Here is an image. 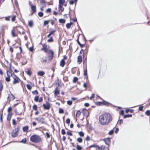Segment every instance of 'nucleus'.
<instances>
[{"label":"nucleus","mask_w":150,"mask_h":150,"mask_svg":"<svg viewBox=\"0 0 150 150\" xmlns=\"http://www.w3.org/2000/svg\"><path fill=\"white\" fill-rule=\"evenodd\" d=\"M112 120L111 115L108 113H105L100 115L99 117V122L103 125L108 124Z\"/></svg>","instance_id":"1"},{"label":"nucleus","mask_w":150,"mask_h":150,"mask_svg":"<svg viewBox=\"0 0 150 150\" xmlns=\"http://www.w3.org/2000/svg\"><path fill=\"white\" fill-rule=\"evenodd\" d=\"M30 140L33 142L38 143L41 141V138L39 136L36 135L32 136L30 138Z\"/></svg>","instance_id":"2"},{"label":"nucleus","mask_w":150,"mask_h":150,"mask_svg":"<svg viewBox=\"0 0 150 150\" xmlns=\"http://www.w3.org/2000/svg\"><path fill=\"white\" fill-rule=\"evenodd\" d=\"M20 130V127H18L12 131L11 134V136L13 137H15L17 136L18 135V132Z\"/></svg>","instance_id":"3"},{"label":"nucleus","mask_w":150,"mask_h":150,"mask_svg":"<svg viewBox=\"0 0 150 150\" xmlns=\"http://www.w3.org/2000/svg\"><path fill=\"white\" fill-rule=\"evenodd\" d=\"M12 77L14 79V81L13 82V84H15L17 83H19L20 81H21L20 79L15 74L13 75Z\"/></svg>","instance_id":"4"},{"label":"nucleus","mask_w":150,"mask_h":150,"mask_svg":"<svg viewBox=\"0 0 150 150\" xmlns=\"http://www.w3.org/2000/svg\"><path fill=\"white\" fill-rule=\"evenodd\" d=\"M48 57L49 60H52L54 57V52L53 51L51 50H48Z\"/></svg>","instance_id":"5"},{"label":"nucleus","mask_w":150,"mask_h":150,"mask_svg":"<svg viewBox=\"0 0 150 150\" xmlns=\"http://www.w3.org/2000/svg\"><path fill=\"white\" fill-rule=\"evenodd\" d=\"M43 107L44 109L49 110L50 107V104L48 102L46 101V104H43Z\"/></svg>","instance_id":"6"},{"label":"nucleus","mask_w":150,"mask_h":150,"mask_svg":"<svg viewBox=\"0 0 150 150\" xmlns=\"http://www.w3.org/2000/svg\"><path fill=\"white\" fill-rule=\"evenodd\" d=\"M31 2H29V5L31 6V9L33 11V12L32 13V14H33L35 13L36 11V7L35 6H33L32 5L30 4Z\"/></svg>","instance_id":"7"},{"label":"nucleus","mask_w":150,"mask_h":150,"mask_svg":"<svg viewBox=\"0 0 150 150\" xmlns=\"http://www.w3.org/2000/svg\"><path fill=\"white\" fill-rule=\"evenodd\" d=\"M35 119L38 121L39 123H44V118L43 117H39L38 118H35Z\"/></svg>","instance_id":"8"},{"label":"nucleus","mask_w":150,"mask_h":150,"mask_svg":"<svg viewBox=\"0 0 150 150\" xmlns=\"http://www.w3.org/2000/svg\"><path fill=\"white\" fill-rule=\"evenodd\" d=\"M104 141L105 142V143L108 146V147L109 146L110 144V138H108L106 139H103Z\"/></svg>","instance_id":"9"},{"label":"nucleus","mask_w":150,"mask_h":150,"mask_svg":"<svg viewBox=\"0 0 150 150\" xmlns=\"http://www.w3.org/2000/svg\"><path fill=\"white\" fill-rule=\"evenodd\" d=\"M47 46L45 44L42 45V50H43L45 53H47L48 51L47 50Z\"/></svg>","instance_id":"10"},{"label":"nucleus","mask_w":150,"mask_h":150,"mask_svg":"<svg viewBox=\"0 0 150 150\" xmlns=\"http://www.w3.org/2000/svg\"><path fill=\"white\" fill-rule=\"evenodd\" d=\"M99 150H109V148L105 146L104 145H102L101 147H99Z\"/></svg>","instance_id":"11"},{"label":"nucleus","mask_w":150,"mask_h":150,"mask_svg":"<svg viewBox=\"0 0 150 150\" xmlns=\"http://www.w3.org/2000/svg\"><path fill=\"white\" fill-rule=\"evenodd\" d=\"M59 91L58 87H56L54 91V94L55 96H56L59 94Z\"/></svg>","instance_id":"12"},{"label":"nucleus","mask_w":150,"mask_h":150,"mask_svg":"<svg viewBox=\"0 0 150 150\" xmlns=\"http://www.w3.org/2000/svg\"><path fill=\"white\" fill-rule=\"evenodd\" d=\"M56 32V30L54 29L52 30L51 31L49 32V34L47 35V37L50 38V36L52 35H54V33Z\"/></svg>","instance_id":"13"},{"label":"nucleus","mask_w":150,"mask_h":150,"mask_svg":"<svg viewBox=\"0 0 150 150\" xmlns=\"http://www.w3.org/2000/svg\"><path fill=\"white\" fill-rule=\"evenodd\" d=\"M83 75L85 77V78L87 79L88 78L87 70L86 69H85L84 70Z\"/></svg>","instance_id":"14"},{"label":"nucleus","mask_w":150,"mask_h":150,"mask_svg":"<svg viewBox=\"0 0 150 150\" xmlns=\"http://www.w3.org/2000/svg\"><path fill=\"white\" fill-rule=\"evenodd\" d=\"M58 10L59 11H61V12L63 11L64 10V8H63L61 4H59Z\"/></svg>","instance_id":"15"},{"label":"nucleus","mask_w":150,"mask_h":150,"mask_svg":"<svg viewBox=\"0 0 150 150\" xmlns=\"http://www.w3.org/2000/svg\"><path fill=\"white\" fill-rule=\"evenodd\" d=\"M82 57L81 56H79L78 57V62L80 64L82 62Z\"/></svg>","instance_id":"16"},{"label":"nucleus","mask_w":150,"mask_h":150,"mask_svg":"<svg viewBox=\"0 0 150 150\" xmlns=\"http://www.w3.org/2000/svg\"><path fill=\"white\" fill-rule=\"evenodd\" d=\"M11 34L13 37H15L17 36V35L15 33V31L13 29L11 30Z\"/></svg>","instance_id":"17"},{"label":"nucleus","mask_w":150,"mask_h":150,"mask_svg":"<svg viewBox=\"0 0 150 150\" xmlns=\"http://www.w3.org/2000/svg\"><path fill=\"white\" fill-rule=\"evenodd\" d=\"M9 97L10 98V100H13L15 98V97L12 93H11V95L9 96L8 97V99H9Z\"/></svg>","instance_id":"18"},{"label":"nucleus","mask_w":150,"mask_h":150,"mask_svg":"<svg viewBox=\"0 0 150 150\" xmlns=\"http://www.w3.org/2000/svg\"><path fill=\"white\" fill-rule=\"evenodd\" d=\"M65 64V62L64 61V60H62L60 62V66L63 67H64Z\"/></svg>","instance_id":"19"},{"label":"nucleus","mask_w":150,"mask_h":150,"mask_svg":"<svg viewBox=\"0 0 150 150\" xmlns=\"http://www.w3.org/2000/svg\"><path fill=\"white\" fill-rule=\"evenodd\" d=\"M6 73L7 74V76H8V77L11 76L13 77V75L14 74H13L11 73L10 71H9L8 70H7L6 71Z\"/></svg>","instance_id":"20"},{"label":"nucleus","mask_w":150,"mask_h":150,"mask_svg":"<svg viewBox=\"0 0 150 150\" xmlns=\"http://www.w3.org/2000/svg\"><path fill=\"white\" fill-rule=\"evenodd\" d=\"M28 128L29 127L28 126H25L23 128V131L24 132H26L28 130Z\"/></svg>","instance_id":"21"},{"label":"nucleus","mask_w":150,"mask_h":150,"mask_svg":"<svg viewBox=\"0 0 150 150\" xmlns=\"http://www.w3.org/2000/svg\"><path fill=\"white\" fill-rule=\"evenodd\" d=\"M45 74V72L44 71H39L38 72V75L41 76H43Z\"/></svg>","instance_id":"22"},{"label":"nucleus","mask_w":150,"mask_h":150,"mask_svg":"<svg viewBox=\"0 0 150 150\" xmlns=\"http://www.w3.org/2000/svg\"><path fill=\"white\" fill-rule=\"evenodd\" d=\"M28 23L29 25L31 27H32L33 26V23L32 20L29 21H28Z\"/></svg>","instance_id":"23"},{"label":"nucleus","mask_w":150,"mask_h":150,"mask_svg":"<svg viewBox=\"0 0 150 150\" xmlns=\"http://www.w3.org/2000/svg\"><path fill=\"white\" fill-rule=\"evenodd\" d=\"M12 116V114L11 113H9L7 115V120L8 121L9 120L11 119Z\"/></svg>","instance_id":"24"},{"label":"nucleus","mask_w":150,"mask_h":150,"mask_svg":"<svg viewBox=\"0 0 150 150\" xmlns=\"http://www.w3.org/2000/svg\"><path fill=\"white\" fill-rule=\"evenodd\" d=\"M90 148L91 147H95L96 148H98V149L99 148V146L97 145L96 144H93L90 146Z\"/></svg>","instance_id":"25"},{"label":"nucleus","mask_w":150,"mask_h":150,"mask_svg":"<svg viewBox=\"0 0 150 150\" xmlns=\"http://www.w3.org/2000/svg\"><path fill=\"white\" fill-rule=\"evenodd\" d=\"M134 110L132 109H127L126 110V112L127 113L128 112H130L131 113H132L134 112Z\"/></svg>","instance_id":"26"},{"label":"nucleus","mask_w":150,"mask_h":150,"mask_svg":"<svg viewBox=\"0 0 150 150\" xmlns=\"http://www.w3.org/2000/svg\"><path fill=\"white\" fill-rule=\"evenodd\" d=\"M81 112L79 110H78L76 113V116L77 117H79L80 116Z\"/></svg>","instance_id":"27"},{"label":"nucleus","mask_w":150,"mask_h":150,"mask_svg":"<svg viewBox=\"0 0 150 150\" xmlns=\"http://www.w3.org/2000/svg\"><path fill=\"white\" fill-rule=\"evenodd\" d=\"M132 117V115L131 114H128L124 115L123 117L124 118H125L127 117Z\"/></svg>","instance_id":"28"},{"label":"nucleus","mask_w":150,"mask_h":150,"mask_svg":"<svg viewBox=\"0 0 150 150\" xmlns=\"http://www.w3.org/2000/svg\"><path fill=\"white\" fill-rule=\"evenodd\" d=\"M72 24V23H68L66 25V27L69 29L70 28L71 24Z\"/></svg>","instance_id":"29"},{"label":"nucleus","mask_w":150,"mask_h":150,"mask_svg":"<svg viewBox=\"0 0 150 150\" xmlns=\"http://www.w3.org/2000/svg\"><path fill=\"white\" fill-rule=\"evenodd\" d=\"M59 21L60 23H64L65 22V20L63 19H60L59 20Z\"/></svg>","instance_id":"30"},{"label":"nucleus","mask_w":150,"mask_h":150,"mask_svg":"<svg viewBox=\"0 0 150 150\" xmlns=\"http://www.w3.org/2000/svg\"><path fill=\"white\" fill-rule=\"evenodd\" d=\"M78 78L76 77H74L73 79V82L74 83H76L78 81Z\"/></svg>","instance_id":"31"},{"label":"nucleus","mask_w":150,"mask_h":150,"mask_svg":"<svg viewBox=\"0 0 150 150\" xmlns=\"http://www.w3.org/2000/svg\"><path fill=\"white\" fill-rule=\"evenodd\" d=\"M65 2V0H59V4H63Z\"/></svg>","instance_id":"32"},{"label":"nucleus","mask_w":150,"mask_h":150,"mask_svg":"<svg viewBox=\"0 0 150 150\" xmlns=\"http://www.w3.org/2000/svg\"><path fill=\"white\" fill-rule=\"evenodd\" d=\"M3 87L2 83L1 82L0 83V92H1L3 89Z\"/></svg>","instance_id":"33"},{"label":"nucleus","mask_w":150,"mask_h":150,"mask_svg":"<svg viewBox=\"0 0 150 150\" xmlns=\"http://www.w3.org/2000/svg\"><path fill=\"white\" fill-rule=\"evenodd\" d=\"M49 21H45L44 22L43 25L44 26L48 24Z\"/></svg>","instance_id":"34"},{"label":"nucleus","mask_w":150,"mask_h":150,"mask_svg":"<svg viewBox=\"0 0 150 150\" xmlns=\"http://www.w3.org/2000/svg\"><path fill=\"white\" fill-rule=\"evenodd\" d=\"M26 72L27 74L29 76H30L32 74L30 70H28Z\"/></svg>","instance_id":"35"},{"label":"nucleus","mask_w":150,"mask_h":150,"mask_svg":"<svg viewBox=\"0 0 150 150\" xmlns=\"http://www.w3.org/2000/svg\"><path fill=\"white\" fill-rule=\"evenodd\" d=\"M34 100L36 102H38L39 101V96H36L34 98Z\"/></svg>","instance_id":"36"},{"label":"nucleus","mask_w":150,"mask_h":150,"mask_svg":"<svg viewBox=\"0 0 150 150\" xmlns=\"http://www.w3.org/2000/svg\"><path fill=\"white\" fill-rule=\"evenodd\" d=\"M82 139L80 137L78 138L77 139V141L79 143H81L82 142Z\"/></svg>","instance_id":"37"},{"label":"nucleus","mask_w":150,"mask_h":150,"mask_svg":"<svg viewBox=\"0 0 150 150\" xmlns=\"http://www.w3.org/2000/svg\"><path fill=\"white\" fill-rule=\"evenodd\" d=\"M47 61V60L45 59H43L42 58L41 60V62L42 64H44L46 63Z\"/></svg>","instance_id":"38"},{"label":"nucleus","mask_w":150,"mask_h":150,"mask_svg":"<svg viewBox=\"0 0 150 150\" xmlns=\"http://www.w3.org/2000/svg\"><path fill=\"white\" fill-rule=\"evenodd\" d=\"M114 132V130L113 129H112L110 131V132L108 133V134L109 135H112L113 134Z\"/></svg>","instance_id":"39"},{"label":"nucleus","mask_w":150,"mask_h":150,"mask_svg":"<svg viewBox=\"0 0 150 150\" xmlns=\"http://www.w3.org/2000/svg\"><path fill=\"white\" fill-rule=\"evenodd\" d=\"M76 149L78 150H81L82 149V147L79 145L76 146Z\"/></svg>","instance_id":"40"},{"label":"nucleus","mask_w":150,"mask_h":150,"mask_svg":"<svg viewBox=\"0 0 150 150\" xmlns=\"http://www.w3.org/2000/svg\"><path fill=\"white\" fill-rule=\"evenodd\" d=\"M33 94V95H38V92L37 90H35L32 92Z\"/></svg>","instance_id":"41"},{"label":"nucleus","mask_w":150,"mask_h":150,"mask_svg":"<svg viewBox=\"0 0 150 150\" xmlns=\"http://www.w3.org/2000/svg\"><path fill=\"white\" fill-rule=\"evenodd\" d=\"M79 135L81 137H83L84 134L82 132H80L79 133Z\"/></svg>","instance_id":"42"},{"label":"nucleus","mask_w":150,"mask_h":150,"mask_svg":"<svg viewBox=\"0 0 150 150\" xmlns=\"http://www.w3.org/2000/svg\"><path fill=\"white\" fill-rule=\"evenodd\" d=\"M26 142V138L23 139L21 142H20L25 143Z\"/></svg>","instance_id":"43"},{"label":"nucleus","mask_w":150,"mask_h":150,"mask_svg":"<svg viewBox=\"0 0 150 150\" xmlns=\"http://www.w3.org/2000/svg\"><path fill=\"white\" fill-rule=\"evenodd\" d=\"M59 112L60 113H63L64 112L63 110L61 108H60L59 110Z\"/></svg>","instance_id":"44"},{"label":"nucleus","mask_w":150,"mask_h":150,"mask_svg":"<svg viewBox=\"0 0 150 150\" xmlns=\"http://www.w3.org/2000/svg\"><path fill=\"white\" fill-rule=\"evenodd\" d=\"M147 116H149L150 115V110H147L145 112Z\"/></svg>","instance_id":"45"},{"label":"nucleus","mask_w":150,"mask_h":150,"mask_svg":"<svg viewBox=\"0 0 150 150\" xmlns=\"http://www.w3.org/2000/svg\"><path fill=\"white\" fill-rule=\"evenodd\" d=\"M38 16L40 17H42L43 15V13L42 12H39L38 13Z\"/></svg>","instance_id":"46"},{"label":"nucleus","mask_w":150,"mask_h":150,"mask_svg":"<svg viewBox=\"0 0 150 150\" xmlns=\"http://www.w3.org/2000/svg\"><path fill=\"white\" fill-rule=\"evenodd\" d=\"M33 109L35 110H37V107L36 105H34L33 106Z\"/></svg>","instance_id":"47"},{"label":"nucleus","mask_w":150,"mask_h":150,"mask_svg":"<svg viewBox=\"0 0 150 150\" xmlns=\"http://www.w3.org/2000/svg\"><path fill=\"white\" fill-rule=\"evenodd\" d=\"M47 41L48 42H51L53 41V39L52 37H50V38Z\"/></svg>","instance_id":"48"},{"label":"nucleus","mask_w":150,"mask_h":150,"mask_svg":"<svg viewBox=\"0 0 150 150\" xmlns=\"http://www.w3.org/2000/svg\"><path fill=\"white\" fill-rule=\"evenodd\" d=\"M10 77H8V76L6 78V80L8 82H9L10 81Z\"/></svg>","instance_id":"49"},{"label":"nucleus","mask_w":150,"mask_h":150,"mask_svg":"<svg viewBox=\"0 0 150 150\" xmlns=\"http://www.w3.org/2000/svg\"><path fill=\"white\" fill-rule=\"evenodd\" d=\"M16 18V16L14 15L13 16L12 18V22H14Z\"/></svg>","instance_id":"50"},{"label":"nucleus","mask_w":150,"mask_h":150,"mask_svg":"<svg viewBox=\"0 0 150 150\" xmlns=\"http://www.w3.org/2000/svg\"><path fill=\"white\" fill-rule=\"evenodd\" d=\"M67 103L69 105H71L72 104V101H71L68 100L67 101Z\"/></svg>","instance_id":"51"},{"label":"nucleus","mask_w":150,"mask_h":150,"mask_svg":"<svg viewBox=\"0 0 150 150\" xmlns=\"http://www.w3.org/2000/svg\"><path fill=\"white\" fill-rule=\"evenodd\" d=\"M51 9L50 8H48L46 10V12L47 13H50L51 12Z\"/></svg>","instance_id":"52"},{"label":"nucleus","mask_w":150,"mask_h":150,"mask_svg":"<svg viewBox=\"0 0 150 150\" xmlns=\"http://www.w3.org/2000/svg\"><path fill=\"white\" fill-rule=\"evenodd\" d=\"M26 87L29 90H30L31 89V86L29 84H27L26 85Z\"/></svg>","instance_id":"53"},{"label":"nucleus","mask_w":150,"mask_h":150,"mask_svg":"<svg viewBox=\"0 0 150 150\" xmlns=\"http://www.w3.org/2000/svg\"><path fill=\"white\" fill-rule=\"evenodd\" d=\"M70 120L69 118H67L66 120V122L67 124H69L70 122Z\"/></svg>","instance_id":"54"},{"label":"nucleus","mask_w":150,"mask_h":150,"mask_svg":"<svg viewBox=\"0 0 150 150\" xmlns=\"http://www.w3.org/2000/svg\"><path fill=\"white\" fill-rule=\"evenodd\" d=\"M61 133L63 135H64L66 134L65 131L64 129H62L61 130Z\"/></svg>","instance_id":"55"},{"label":"nucleus","mask_w":150,"mask_h":150,"mask_svg":"<svg viewBox=\"0 0 150 150\" xmlns=\"http://www.w3.org/2000/svg\"><path fill=\"white\" fill-rule=\"evenodd\" d=\"M74 2H75V0H71V1H70L69 2V3L71 5H73L74 4Z\"/></svg>","instance_id":"56"},{"label":"nucleus","mask_w":150,"mask_h":150,"mask_svg":"<svg viewBox=\"0 0 150 150\" xmlns=\"http://www.w3.org/2000/svg\"><path fill=\"white\" fill-rule=\"evenodd\" d=\"M46 135L47 136V138H49L50 137V134L48 132H46Z\"/></svg>","instance_id":"57"},{"label":"nucleus","mask_w":150,"mask_h":150,"mask_svg":"<svg viewBox=\"0 0 150 150\" xmlns=\"http://www.w3.org/2000/svg\"><path fill=\"white\" fill-rule=\"evenodd\" d=\"M16 120L15 119H14L13 120V125H16Z\"/></svg>","instance_id":"58"},{"label":"nucleus","mask_w":150,"mask_h":150,"mask_svg":"<svg viewBox=\"0 0 150 150\" xmlns=\"http://www.w3.org/2000/svg\"><path fill=\"white\" fill-rule=\"evenodd\" d=\"M118 121L119 122V123L120 125H121L122 123H123V120L122 119H120V120H119Z\"/></svg>","instance_id":"59"},{"label":"nucleus","mask_w":150,"mask_h":150,"mask_svg":"<svg viewBox=\"0 0 150 150\" xmlns=\"http://www.w3.org/2000/svg\"><path fill=\"white\" fill-rule=\"evenodd\" d=\"M12 109L11 107H9L8 109V111L9 113H10V112L12 110Z\"/></svg>","instance_id":"60"},{"label":"nucleus","mask_w":150,"mask_h":150,"mask_svg":"<svg viewBox=\"0 0 150 150\" xmlns=\"http://www.w3.org/2000/svg\"><path fill=\"white\" fill-rule=\"evenodd\" d=\"M143 106H140L139 108V111H142L143 110Z\"/></svg>","instance_id":"61"},{"label":"nucleus","mask_w":150,"mask_h":150,"mask_svg":"<svg viewBox=\"0 0 150 150\" xmlns=\"http://www.w3.org/2000/svg\"><path fill=\"white\" fill-rule=\"evenodd\" d=\"M87 83H85L83 84V86L86 89L87 87Z\"/></svg>","instance_id":"62"},{"label":"nucleus","mask_w":150,"mask_h":150,"mask_svg":"<svg viewBox=\"0 0 150 150\" xmlns=\"http://www.w3.org/2000/svg\"><path fill=\"white\" fill-rule=\"evenodd\" d=\"M120 114L121 115H124V110H121L120 112Z\"/></svg>","instance_id":"63"},{"label":"nucleus","mask_w":150,"mask_h":150,"mask_svg":"<svg viewBox=\"0 0 150 150\" xmlns=\"http://www.w3.org/2000/svg\"><path fill=\"white\" fill-rule=\"evenodd\" d=\"M67 134L68 135H70V136H72V133L71 132H67Z\"/></svg>","instance_id":"64"}]
</instances>
